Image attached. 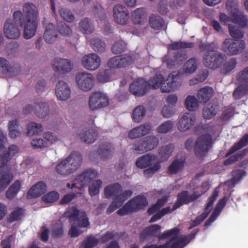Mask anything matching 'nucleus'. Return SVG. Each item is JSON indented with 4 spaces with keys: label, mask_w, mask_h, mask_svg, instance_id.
<instances>
[{
    "label": "nucleus",
    "mask_w": 248,
    "mask_h": 248,
    "mask_svg": "<svg viewBox=\"0 0 248 248\" xmlns=\"http://www.w3.org/2000/svg\"><path fill=\"white\" fill-rule=\"evenodd\" d=\"M213 89L210 87H205L198 91L197 98L201 103H206L208 102L213 95Z\"/></svg>",
    "instance_id": "72a5a7b5"
},
{
    "label": "nucleus",
    "mask_w": 248,
    "mask_h": 248,
    "mask_svg": "<svg viewBox=\"0 0 248 248\" xmlns=\"http://www.w3.org/2000/svg\"><path fill=\"white\" fill-rule=\"evenodd\" d=\"M81 64L84 69L88 71H94L100 66L101 59L95 53H89L82 57Z\"/></svg>",
    "instance_id": "2eb2a0df"
},
{
    "label": "nucleus",
    "mask_w": 248,
    "mask_h": 248,
    "mask_svg": "<svg viewBox=\"0 0 248 248\" xmlns=\"http://www.w3.org/2000/svg\"><path fill=\"white\" fill-rule=\"evenodd\" d=\"M43 131L41 124L31 122L27 125V135L29 136L40 135Z\"/></svg>",
    "instance_id": "49530a36"
},
{
    "label": "nucleus",
    "mask_w": 248,
    "mask_h": 248,
    "mask_svg": "<svg viewBox=\"0 0 248 248\" xmlns=\"http://www.w3.org/2000/svg\"><path fill=\"white\" fill-rule=\"evenodd\" d=\"M133 22L137 24H143L146 20V12L144 8H139L131 14Z\"/></svg>",
    "instance_id": "58836bf2"
},
{
    "label": "nucleus",
    "mask_w": 248,
    "mask_h": 248,
    "mask_svg": "<svg viewBox=\"0 0 248 248\" xmlns=\"http://www.w3.org/2000/svg\"><path fill=\"white\" fill-rule=\"evenodd\" d=\"M198 98L193 95L188 96L185 100V107L189 111H194L198 109L199 104Z\"/></svg>",
    "instance_id": "13d9d810"
},
{
    "label": "nucleus",
    "mask_w": 248,
    "mask_h": 248,
    "mask_svg": "<svg viewBox=\"0 0 248 248\" xmlns=\"http://www.w3.org/2000/svg\"><path fill=\"white\" fill-rule=\"evenodd\" d=\"M53 70L59 74H66L71 72L73 68L71 61L67 59L56 58L51 61Z\"/></svg>",
    "instance_id": "ddd939ff"
},
{
    "label": "nucleus",
    "mask_w": 248,
    "mask_h": 248,
    "mask_svg": "<svg viewBox=\"0 0 248 248\" xmlns=\"http://www.w3.org/2000/svg\"><path fill=\"white\" fill-rule=\"evenodd\" d=\"M224 57L219 51L212 50L205 52L202 57L204 65L207 68L216 69L223 63Z\"/></svg>",
    "instance_id": "1a4fd4ad"
},
{
    "label": "nucleus",
    "mask_w": 248,
    "mask_h": 248,
    "mask_svg": "<svg viewBox=\"0 0 248 248\" xmlns=\"http://www.w3.org/2000/svg\"><path fill=\"white\" fill-rule=\"evenodd\" d=\"M21 188V183L19 180H16L9 187L6 193V197L11 199L16 196Z\"/></svg>",
    "instance_id": "864d4df0"
},
{
    "label": "nucleus",
    "mask_w": 248,
    "mask_h": 248,
    "mask_svg": "<svg viewBox=\"0 0 248 248\" xmlns=\"http://www.w3.org/2000/svg\"><path fill=\"white\" fill-rule=\"evenodd\" d=\"M148 204L147 198L139 195L127 202L121 209L117 211L118 215L123 216L143 209Z\"/></svg>",
    "instance_id": "7ed1b4c3"
},
{
    "label": "nucleus",
    "mask_w": 248,
    "mask_h": 248,
    "mask_svg": "<svg viewBox=\"0 0 248 248\" xmlns=\"http://www.w3.org/2000/svg\"><path fill=\"white\" fill-rule=\"evenodd\" d=\"M3 172L4 173L0 178V192L7 187L13 178V175L11 171Z\"/></svg>",
    "instance_id": "6e6d98bb"
},
{
    "label": "nucleus",
    "mask_w": 248,
    "mask_h": 248,
    "mask_svg": "<svg viewBox=\"0 0 248 248\" xmlns=\"http://www.w3.org/2000/svg\"><path fill=\"white\" fill-rule=\"evenodd\" d=\"M135 164L140 169L149 167L150 170H158L161 169L160 161L157 156L153 154H147L138 157Z\"/></svg>",
    "instance_id": "0eeeda50"
},
{
    "label": "nucleus",
    "mask_w": 248,
    "mask_h": 248,
    "mask_svg": "<svg viewBox=\"0 0 248 248\" xmlns=\"http://www.w3.org/2000/svg\"><path fill=\"white\" fill-rule=\"evenodd\" d=\"M8 129L9 136L13 139L19 137L20 132L18 129V124L16 120H12L9 122Z\"/></svg>",
    "instance_id": "bf43d9fd"
},
{
    "label": "nucleus",
    "mask_w": 248,
    "mask_h": 248,
    "mask_svg": "<svg viewBox=\"0 0 248 248\" xmlns=\"http://www.w3.org/2000/svg\"><path fill=\"white\" fill-rule=\"evenodd\" d=\"M161 227L158 224L152 225L145 228L140 234V239L141 241H147L151 237H157L160 240L167 238L173 234L179 233L180 229L174 227L171 229L167 230L162 234H160Z\"/></svg>",
    "instance_id": "f03ea898"
},
{
    "label": "nucleus",
    "mask_w": 248,
    "mask_h": 248,
    "mask_svg": "<svg viewBox=\"0 0 248 248\" xmlns=\"http://www.w3.org/2000/svg\"><path fill=\"white\" fill-rule=\"evenodd\" d=\"M95 18L100 25H103V31L105 34L108 35L113 32V27L107 20L106 14L103 10L99 11Z\"/></svg>",
    "instance_id": "cd10ccee"
},
{
    "label": "nucleus",
    "mask_w": 248,
    "mask_h": 248,
    "mask_svg": "<svg viewBox=\"0 0 248 248\" xmlns=\"http://www.w3.org/2000/svg\"><path fill=\"white\" fill-rule=\"evenodd\" d=\"M248 144V134H245L238 142L233 145L226 155L227 157Z\"/></svg>",
    "instance_id": "09e8293b"
},
{
    "label": "nucleus",
    "mask_w": 248,
    "mask_h": 248,
    "mask_svg": "<svg viewBox=\"0 0 248 248\" xmlns=\"http://www.w3.org/2000/svg\"><path fill=\"white\" fill-rule=\"evenodd\" d=\"M212 143V138L209 134H202L200 136L195 143L194 147L195 155L202 157L205 155L211 148Z\"/></svg>",
    "instance_id": "6e6552de"
},
{
    "label": "nucleus",
    "mask_w": 248,
    "mask_h": 248,
    "mask_svg": "<svg viewBox=\"0 0 248 248\" xmlns=\"http://www.w3.org/2000/svg\"><path fill=\"white\" fill-rule=\"evenodd\" d=\"M201 196V194L197 191H194L191 195H189L187 191H183L178 194L177 200L173 204L171 210L174 211L184 204H187L193 202Z\"/></svg>",
    "instance_id": "4468645a"
},
{
    "label": "nucleus",
    "mask_w": 248,
    "mask_h": 248,
    "mask_svg": "<svg viewBox=\"0 0 248 248\" xmlns=\"http://www.w3.org/2000/svg\"><path fill=\"white\" fill-rule=\"evenodd\" d=\"M34 104V111L38 117L44 118L49 114V108L47 103L41 100L35 99Z\"/></svg>",
    "instance_id": "a878e982"
},
{
    "label": "nucleus",
    "mask_w": 248,
    "mask_h": 248,
    "mask_svg": "<svg viewBox=\"0 0 248 248\" xmlns=\"http://www.w3.org/2000/svg\"><path fill=\"white\" fill-rule=\"evenodd\" d=\"M146 113L145 107L142 105L136 107L133 110L132 118L136 123L141 122L144 118Z\"/></svg>",
    "instance_id": "8fccbe9b"
},
{
    "label": "nucleus",
    "mask_w": 248,
    "mask_h": 248,
    "mask_svg": "<svg viewBox=\"0 0 248 248\" xmlns=\"http://www.w3.org/2000/svg\"><path fill=\"white\" fill-rule=\"evenodd\" d=\"M194 46L193 43L184 42H174L168 46L169 49L177 50L181 48H191Z\"/></svg>",
    "instance_id": "69168bd1"
},
{
    "label": "nucleus",
    "mask_w": 248,
    "mask_h": 248,
    "mask_svg": "<svg viewBox=\"0 0 248 248\" xmlns=\"http://www.w3.org/2000/svg\"><path fill=\"white\" fill-rule=\"evenodd\" d=\"M148 90L147 83L143 78H139L134 81L129 86L130 93L138 96L144 95Z\"/></svg>",
    "instance_id": "b1692460"
},
{
    "label": "nucleus",
    "mask_w": 248,
    "mask_h": 248,
    "mask_svg": "<svg viewBox=\"0 0 248 248\" xmlns=\"http://www.w3.org/2000/svg\"><path fill=\"white\" fill-rule=\"evenodd\" d=\"M78 29L83 34H90L94 32V27L90 18L84 17L78 23Z\"/></svg>",
    "instance_id": "473e14b6"
},
{
    "label": "nucleus",
    "mask_w": 248,
    "mask_h": 248,
    "mask_svg": "<svg viewBox=\"0 0 248 248\" xmlns=\"http://www.w3.org/2000/svg\"><path fill=\"white\" fill-rule=\"evenodd\" d=\"M59 198L58 192L53 191L47 193L42 197V200L46 203H52L57 201Z\"/></svg>",
    "instance_id": "338daca9"
},
{
    "label": "nucleus",
    "mask_w": 248,
    "mask_h": 248,
    "mask_svg": "<svg viewBox=\"0 0 248 248\" xmlns=\"http://www.w3.org/2000/svg\"><path fill=\"white\" fill-rule=\"evenodd\" d=\"M59 13L61 17L66 22H73L75 20V16L72 12L66 7L62 6L60 8Z\"/></svg>",
    "instance_id": "3c124183"
},
{
    "label": "nucleus",
    "mask_w": 248,
    "mask_h": 248,
    "mask_svg": "<svg viewBox=\"0 0 248 248\" xmlns=\"http://www.w3.org/2000/svg\"><path fill=\"white\" fill-rule=\"evenodd\" d=\"M246 175V171H232V178L226 181L225 184L229 187L232 188L239 183Z\"/></svg>",
    "instance_id": "37998d69"
},
{
    "label": "nucleus",
    "mask_w": 248,
    "mask_h": 248,
    "mask_svg": "<svg viewBox=\"0 0 248 248\" xmlns=\"http://www.w3.org/2000/svg\"><path fill=\"white\" fill-rule=\"evenodd\" d=\"M109 99L108 96L100 92L92 93L88 99V107L91 111H94L108 106Z\"/></svg>",
    "instance_id": "9d476101"
},
{
    "label": "nucleus",
    "mask_w": 248,
    "mask_h": 248,
    "mask_svg": "<svg viewBox=\"0 0 248 248\" xmlns=\"http://www.w3.org/2000/svg\"><path fill=\"white\" fill-rule=\"evenodd\" d=\"M139 58L138 54L131 53L119 56L120 68L126 67L130 65L133 62Z\"/></svg>",
    "instance_id": "c03bdc74"
},
{
    "label": "nucleus",
    "mask_w": 248,
    "mask_h": 248,
    "mask_svg": "<svg viewBox=\"0 0 248 248\" xmlns=\"http://www.w3.org/2000/svg\"><path fill=\"white\" fill-rule=\"evenodd\" d=\"M98 133L93 128L84 129L78 134V137L81 141L87 144H91L97 139Z\"/></svg>",
    "instance_id": "393cba45"
},
{
    "label": "nucleus",
    "mask_w": 248,
    "mask_h": 248,
    "mask_svg": "<svg viewBox=\"0 0 248 248\" xmlns=\"http://www.w3.org/2000/svg\"><path fill=\"white\" fill-rule=\"evenodd\" d=\"M172 127V122L167 121L159 125L156 128V131L159 133L165 134L170 131Z\"/></svg>",
    "instance_id": "774afa93"
},
{
    "label": "nucleus",
    "mask_w": 248,
    "mask_h": 248,
    "mask_svg": "<svg viewBox=\"0 0 248 248\" xmlns=\"http://www.w3.org/2000/svg\"><path fill=\"white\" fill-rule=\"evenodd\" d=\"M235 84L237 87L234 90L232 96L235 100L240 99L248 93V84L237 83L236 81Z\"/></svg>",
    "instance_id": "a18cd8bd"
},
{
    "label": "nucleus",
    "mask_w": 248,
    "mask_h": 248,
    "mask_svg": "<svg viewBox=\"0 0 248 248\" xmlns=\"http://www.w3.org/2000/svg\"><path fill=\"white\" fill-rule=\"evenodd\" d=\"M58 33L55 29V26L52 23H49L46 27L44 34V38L48 44H53L58 38Z\"/></svg>",
    "instance_id": "2f4dec72"
},
{
    "label": "nucleus",
    "mask_w": 248,
    "mask_h": 248,
    "mask_svg": "<svg viewBox=\"0 0 248 248\" xmlns=\"http://www.w3.org/2000/svg\"><path fill=\"white\" fill-rule=\"evenodd\" d=\"M180 73L172 72L166 81L163 82L160 89L163 93H169L177 89L180 85L179 81Z\"/></svg>",
    "instance_id": "dca6fc26"
},
{
    "label": "nucleus",
    "mask_w": 248,
    "mask_h": 248,
    "mask_svg": "<svg viewBox=\"0 0 248 248\" xmlns=\"http://www.w3.org/2000/svg\"><path fill=\"white\" fill-rule=\"evenodd\" d=\"M122 190V187L121 185L119 183H114L106 186L104 189V193L107 198L111 197L116 198L119 195Z\"/></svg>",
    "instance_id": "c9c22d12"
},
{
    "label": "nucleus",
    "mask_w": 248,
    "mask_h": 248,
    "mask_svg": "<svg viewBox=\"0 0 248 248\" xmlns=\"http://www.w3.org/2000/svg\"><path fill=\"white\" fill-rule=\"evenodd\" d=\"M63 225L60 221L56 222L52 226L51 236L53 238L62 237L64 234Z\"/></svg>",
    "instance_id": "4d7b16f0"
},
{
    "label": "nucleus",
    "mask_w": 248,
    "mask_h": 248,
    "mask_svg": "<svg viewBox=\"0 0 248 248\" xmlns=\"http://www.w3.org/2000/svg\"><path fill=\"white\" fill-rule=\"evenodd\" d=\"M90 44L95 51L103 52L105 51L106 44L102 39L97 37H93L90 40Z\"/></svg>",
    "instance_id": "a19ab883"
},
{
    "label": "nucleus",
    "mask_w": 248,
    "mask_h": 248,
    "mask_svg": "<svg viewBox=\"0 0 248 248\" xmlns=\"http://www.w3.org/2000/svg\"><path fill=\"white\" fill-rule=\"evenodd\" d=\"M187 58L188 56L185 52L177 51L173 53L171 57L169 54L163 57L162 61L163 63H166L168 67L173 69L179 67Z\"/></svg>",
    "instance_id": "f8f14e48"
},
{
    "label": "nucleus",
    "mask_w": 248,
    "mask_h": 248,
    "mask_svg": "<svg viewBox=\"0 0 248 248\" xmlns=\"http://www.w3.org/2000/svg\"><path fill=\"white\" fill-rule=\"evenodd\" d=\"M196 120L194 114L189 113H185L179 120L177 127L182 132H185L193 126Z\"/></svg>",
    "instance_id": "5701e85b"
},
{
    "label": "nucleus",
    "mask_w": 248,
    "mask_h": 248,
    "mask_svg": "<svg viewBox=\"0 0 248 248\" xmlns=\"http://www.w3.org/2000/svg\"><path fill=\"white\" fill-rule=\"evenodd\" d=\"M95 171H83V173L78 176L76 182L72 184L71 188L73 189L77 187L78 189H81L86 186L92 182L90 176L94 174Z\"/></svg>",
    "instance_id": "bb28decb"
},
{
    "label": "nucleus",
    "mask_w": 248,
    "mask_h": 248,
    "mask_svg": "<svg viewBox=\"0 0 248 248\" xmlns=\"http://www.w3.org/2000/svg\"><path fill=\"white\" fill-rule=\"evenodd\" d=\"M102 184V181L99 179L92 182L89 186V192L91 196L93 197L98 194Z\"/></svg>",
    "instance_id": "e2e57ef3"
},
{
    "label": "nucleus",
    "mask_w": 248,
    "mask_h": 248,
    "mask_svg": "<svg viewBox=\"0 0 248 248\" xmlns=\"http://www.w3.org/2000/svg\"><path fill=\"white\" fill-rule=\"evenodd\" d=\"M13 18L21 27L24 26L23 36L26 39H29L33 37L36 32L38 22L25 21L22 13L16 11L13 13Z\"/></svg>",
    "instance_id": "20e7f679"
},
{
    "label": "nucleus",
    "mask_w": 248,
    "mask_h": 248,
    "mask_svg": "<svg viewBox=\"0 0 248 248\" xmlns=\"http://www.w3.org/2000/svg\"><path fill=\"white\" fill-rule=\"evenodd\" d=\"M237 64V62L236 59L231 58L223 65V67L222 69V73L225 75L230 73L233 70Z\"/></svg>",
    "instance_id": "680f3d73"
},
{
    "label": "nucleus",
    "mask_w": 248,
    "mask_h": 248,
    "mask_svg": "<svg viewBox=\"0 0 248 248\" xmlns=\"http://www.w3.org/2000/svg\"><path fill=\"white\" fill-rule=\"evenodd\" d=\"M126 49V44L122 40L116 42L112 46L111 50L113 53L120 54Z\"/></svg>",
    "instance_id": "0e129e2a"
},
{
    "label": "nucleus",
    "mask_w": 248,
    "mask_h": 248,
    "mask_svg": "<svg viewBox=\"0 0 248 248\" xmlns=\"http://www.w3.org/2000/svg\"><path fill=\"white\" fill-rule=\"evenodd\" d=\"M113 149V147L111 143L105 142L102 143L99 146L97 153L101 159H104L111 155Z\"/></svg>",
    "instance_id": "ea45409f"
},
{
    "label": "nucleus",
    "mask_w": 248,
    "mask_h": 248,
    "mask_svg": "<svg viewBox=\"0 0 248 248\" xmlns=\"http://www.w3.org/2000/svg\"><path fill=\"white\" fill-rule=\"evenodd\" d=\"M70 219L77 221L79 227L86 228L89 226V222L85 211H80L75 206L71 208L69 215Z\"/></svg>",
    "instance_id": "a211bd4d"
},
{
    "label": "nucleus",
    "mask_w": 248,
    "mask_h": 248,
    "mask_svg": "<svg viewBox=\"0 0 248 248\" xmlns=\"http://www.w3.org/2000/svg\"><path fill=\"white\" fill-rule=\"evenodd\" d=\"M55 91L57 98L60 101H66L71 96V90L69 85L63 80H60L56 83Z\"/></svg>",
    "instance_id": "6ab92c4d"
},
{
    "label": "nucleus",
    "mask_w": 248,
    "mask_h": 248,
    "mask_svg": "<svg viewBox=\"0 0 248 248\" xmlns=\"http://www.w3.org/2000/svg\"><path fill=\"white\" fill-rule=\"evenodd\" d=\"M0 72L4 74L13 75L17 73V70L16 71L6 59L3 57H0Z\"/></svg>",
    "instance_id": "de8ad7c7"
},
{
    "label": "nucleus",
    "mask_w": 248,
    "mask_h": 248,
    "mask_svg": "<svg viewBox=\"0 0 248 248\" xmlns=\"http://www.w3.org/2000/svg\"><path fill=\"white\" fill-rule=\"evenodd\" d=\"M70 163V170H76L81 165L82 157L81 154L78 152H72L67 157Z\"/></svg>",
    "instance_id": "f704fd0d"
},
{
    "label": "nucleus",
    "mask_w": 248,
    "mask_h": 248,
    "mask_svg": "<svg viewBox=\"0 0 248 248\" xmlns=\"http://www.w3.org/2000/svg\"><path fill=\"white\" fill-rule=\"evenodd\" d=\"M75 80L78 88L84 92L90 91L93 87L94 77L93 74L87 72L78 73Z\"/></svg>",
    "instance_id": "9b49d317"
},
{
    "label": "nucleus",
    "mask_w": 248,
    "mask_h": 248,
    "mask_svg": "<svg viewBox=\"0 0 248 248\" xmlns=\"http://www.w3.org/2000/svg\"><path fill=\"white\" fill-rule=\"evenodd\" d=\"M198 60L195 58H192L189 59L184 64L182 67V71L180 72V74H191L193 73L198 67Z\"/></svg>",
    "instance_id": "4c0bfd02"
},
{
    "label": "nucleus",
    "mask_w": 248,
    "mask_h": 248,
    "mask_svg": "<svg viewBox=\"0 0 248 248\" xmlns=\"http://www.w3.org/2000/svg\"><path fill=\"white\" fill-rule=\"evenodd\" d=\"M150 27L154 30L157 31L166 28V23L163 18L157 14H152L149 18Z\"/></svg>",
    "instance_id": "c85d7f7f"
},
{
    "label": "nucleus",
    "mask_w": 248,
    "mask_h": 248,
    "mask_svg": "<svg viewBox=\"0 0 248 248\" xmlns=\"http://www.w3.org/2000/svg\"><path fill=\"white\" fill-rule=\"evenodd\" d=\"M219 110L218 106L215 103H209L202 109V115L205 119H211L215 117Z\"/></svg>",
    "instance_id": "e433bc0d"
},
{
    "label": "nucleus",
    "mask_w": 248,
    "mask_h": 248,
    "mask_svg": "<svg viewBox=\"0 0 248 248\" xmlns=\"http://www.w3.org/2000/svg\"><path fill=\"white\" fill-rule=\"evenodd\" d=\"M164 81V78L161 74L156 75L155 77L151 78L147 83L148 89L152 88L156 89L160 87Z\"/></svg>",
    "instance_id": "603ef678"
},
{
    "label": "nucleus",
    "mask_w": 248,
    "mask_h": 248,
    "mask_svg": "<svg viewBox=\"0 0 248 248\" xmlns=\"http://www.w3.org/2000/svg\"><path fill=\"white\" fill-rule=\"evenodd\" d=\"M23 17L25 21L38 22V11L32 3L27 2L23 6Z\"/></svg>",
    "instance_id": "aec40b11"
},
{
    "label": "nucleus",
    "mask_w": 248,
    "mask_h": 248,
    "mask_svg": "<svg viewBox=\"0 0 248 248\" xmlns=\"http://www.w3.org/2000/svg\"><path fill=\"white\" fill-rule=\"evenodd\" d=\"M174 150V146L172 144H169L162 146L158 150V161L160 163L167 161L172 155Z\"/></svg>",
    "instance_id": "c756f323"
},
{
    "label": "nucleus",
    "mask_w": 248,
    "mask_h": 248,
    "mask_svg": "<svg viewBox=\"0 0 248 248\" xmlns=\"http://www.w3.org/2000/svg\"><path fill=\"white\" fill-rule=\"evenodd\" d=\"M226 7L229 12L230 16L221 13L219 15V19L224 24H230V22L238 24L241 27H247L248 20L243 11L239 10L238 5L234 0H227Z\"/></svg>",
    "instance_id": "f257e3e1"
},
{
    "label": "nucleus",
    "mask_w": 248,
    "mask_h": 248,
    "mask_svg": "<svg viewBox=\"0 0 248 248\" xmlns=\"http://www.w3.org/2000/svg\"><path fill=\"white\" fill-rule=\"evenodd\" d=\"M159 144L158 139L155 136H149L139 140L133 145V151L136 154H143L155 148Z\"/></svg>",
    "instance_id": "423d86ee"
},
{
    "label": "nucleus",
    "mask_w": 248,
    "mask_h": 248,
    "mask_svg": "<svg viewBox=\"0 0 248 248\" xmlns=\"http://www.w3.org/2000/svg\"><path fill=\"white\" fill-rule=\"evenodd\" d=\"M46 191V184L43 181H40L30 189L28 196L31 198L37 197L44 194Z\"/></svg>",
    "instance_id": "7c9ffc66"
},
{
    "label": "nucleus",
    "mask_w": 248,
    "mask_h": 248,
    "mask_svg": "<svg viewBox=\"0 0 248 248\" xmlns=\"http://www.w3.org/2000/svg\"><path fill=\"white\" fill-rule=\"evenodd\" d=\"M198 231L199 230L198 229L194 230L190 234L182 237H179L178 236L179 233L174 234L175 236L172 237H176V238L174 240L170 242L169 248H183L195 237Z\"/></svg>",
    "instance_id": "4be33fe9"
},
{
    "label": "nucleus",
    "mask_w": 248,
    "mask_h": 248,
    "mask_svg": "<svg viewBox=\"0 0 248 248\" xmlns=\"http://www.w3.org/2000/svg\"><path fill=\"white\" fill-rule=\"evenodd\" d=\"M228 29L231 36L234 40L240 39L243 37L245 32L238 27L232 24H229Z\"/></svg>",
    "instance_id": "5fc2aeb1"
},
{
    "label": "nucleus",
    "mask_w": 248,
    "mask_h": 248,
    "mask_svg": "<svg viewBox=\"0 0 248 248\" xmlns=\"http://www.w3.org/2000/svg\"><path fill=\"white\" fill-rule=\"evenodd\" d=\"M246 48L244 40H236L231 38H226L222 45V50L227 55L233 56L241 53Z\"/></svg>",
    "instance_id": "39448f33"
},
{
    "label": "nucleus",
    "mask_w": 248,
    "mask_h": 248,
    "mask_svg": "<svg viewBox=\"0 0 248 248\" xmlns=\"http://www.w3.org/2000/svg\"><path fill=\"white\" fill-rule=\"evenodd\" d=\"M237 83L248 84V66L239 71L235 77Z\"/></svg>",
    "instance_id": "052dcab7"
},
{
    "label": "nucleus",
    "mask_w": 248,
    "mask_h": 248,
    "mask_svg": "<svg viewBox=\"0 0 248 248\" xmlns=\"http://www.w3.org/2000/svg\"><path fill=\"white\" fill-rule=\"evenodd\" d=\"M113 16L116 23L124 25L127 24L129 19V11L125 6L117 4L113 8Z\"/></svg>",
    "instance_id": "f3484780"
},
{
    "label": "nucleus",
    "mask_w": 248,
    "mask_h": 248,
    "mask_svg": "<svg viewBox=\"0 0 248 248\" xmlns=\"http://www.w3.org/2000/svg\"><path fill=\"white\" fill-rule=\"evenodd\" d=\"M15 22L11 20H7L4 25L3 31L5 36L9 39H16L20 36V31L18 28V22H16L14 19Z\"/></svg>",
    "instance_id": "412c9836"
},
{
    "label": "nucleus",
    "mask_w": 248,
    "mask_h": 248,
    "mask_svg": "<svg viewBox=\"0 0 248 248\" xmlns=\"http://www.w3.org/2000/svg\"><path fill=\"white\" fill-rule=\"evenodd\" d=\"M219 194V191L217 189H215L212 195L208 199V202L206 207L204 208V211L200 215L203 217L205 219L207 217L211 210L212 206L215 201L217 200Z\"/></svg>",
    "instance_id": "79ce46f5"
}]
</instances>
